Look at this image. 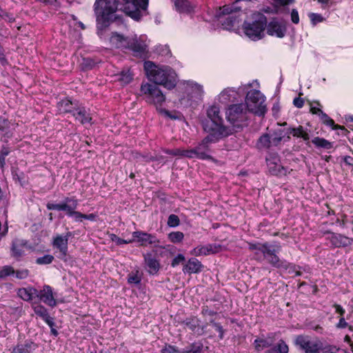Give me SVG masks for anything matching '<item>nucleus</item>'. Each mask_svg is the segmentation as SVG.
<instances>
[{"mask_svg":"<svg viewBox=\"0 0 353 353\" xmlns=\"http://www.w3.org/2000/svg\"><path fill=\"white\" fill-rule=\"evenodd\" d=\"M141 281V276L139 274V271L131 272L128 274V282L130 284H139Z\"/></svg>","mask_w":353,"mask_h":353,"instance_id":"a19ab883","label":"nucleus"},{"mask_svg":"<svg viewBox=\"0 0 353 353\" xmlns=\"http://www.w3.org/2000/svg\"><path fill=\"white\" fill-rule=\"evenodd\" d=\"M274 350L277 351L278 353H288L289 347L284 341L280 340L275 347L272 350V351Z\"/></svg>","mask_w":353,"mask_h":353,"instance_id":"58836bf2","label":"nucleus"},{"mask_svg":"<svg viewBox=\"0 0 353 353\" xmlns=\"http://www.w3.org/2000/svg\"><path fill=\"white\" fill-rule=\"evenodd\" d=\"M14 271L10 266H4L0 270V279L5 278L10 274H14Z\"/></svg>","mask_w":353,"mask_h":353,"instance_id":"8fccbe9b","label":"nucleus"},{"mask_svg":"<svg viewBox=\"0 0 353 353\" xmlns=\"http://www.w3.org/2000/svg\"><path fill=\"white\" fill-rule=\"evenodd\" d=\"M109 42L113 48L132 51L135 57H143L148 53V43L145 35L124 37L112 32L109 38Z\"/></svg>","mask_w":353,"mask_h":353,"instance_id":"f257e3e1","label":"nucleus"},{"mask_svg":"<svg viewBox=\"0 0 353 353\" xmlns=\"http://www.w3.org/2000/svg\"><path fill=\"white\" fill-rule=\"evenodd\" d=\"M118 8L117 0H96L94 11L97 18L98 34L101 37L102 31L106 28L114 18Z\"/></svg>","mask_w":353,"mask_h":353,"instance_id":"20e7f679","label":"nucleus"},{"mask_svg":"<svg viewBox=\"0 0 353 353\" xmlns=\"http://www.w3.org/2000/svg\"><path fill=\"white\" fill-rule=\"evenodd\" d=\"M185 261V256L179 254L172 261V266L175 267L178 265L179 263H183Z\"/></svg>","mask_w":353,"mask_h":353,"instance_id":"5fc2aeb1","label":"nucleus"},{"mask_svg":"<svg viewBox=\"0 0 353 353\" xmlns=\"http://www.w3.org/2000/svg\"><path fill=\"white\" fill-rule=\"evenodd\" d=\"M309 18L313 26H316L317 23L324 21V18L322 17V15L317 13H310Z\"/></svg>","mask_w":353,"mask_h":353,"instance_id":"a18cd8bd","label":"nucleus"},{"mask_svg":"<svg viewBox=\"0 0 353 353\" xmlns=\"http://www.w3.org/2000/svg\"><path fill=\"white\" fill-rule=\"evenodd\" d=\"M38 290L34 288H21L18 290L19 296L26 301H30L36 297Z\"/></svg>","mask_w":353,"mask_h":353,"instance_id":"7c9ffc66","label":"nucleus"},{"mask_svg":"<svg viewBox=\"0 0 353 353\" xmlns=\"http://www.w3.org/2000/svg\"><path fill=\"white\" fill-rule=\"evenodd\" d=\"M26 247V242L21 239H15L12 242V252L14 256L19 257L22 256L24 249Z\"/></svg>","mask_w":353,"mask_h":353,"instance_id":"72a5a7b5","label":"nucleus"},{"mask_svg":"<svg viewBox=\"0 0 353 353\" xmlns=\"http://www.w3.org/2000/svg\"><path fill=\"white\" fill-rule=\"evenodd\" d=\"M112 241H115L117 245H121L123 243L129 244V243H132V239H128V240H124V239H122L121 238L116 236L115 235L114 236V238H112Z\"/></svg>","mask_w":353,"mask_h":353,"instance_id":"13d9d810","label":"nucleus"},{"mask_svg":"<svg viewBox=\"0 0 353 353\" xmlns=\"http://www.w3.org/2000/svg\"><path fill=\"white\" fill-rule=\"evenodd\" d=\"M76 121L82 125L89 123L92 121L90 113L83 107H77L72 113Z\"/></svg>","mask_w":353,"mask_h":353,"instance_id":"bb28decb","label":"nucleus"},{"mask_svg":"<svg viewBox=\"0 0 353 353\" xmlns=\"http://www.w3.org/2000/svg\"><path fill=\"white\" fill-rule=\"evenodd\" d=\"M283 134H285L284 141H288L290 139V135L297 139H302L305 141L310 139L309 130L302 125H299L296 128H289L285 131L283 130Z\"/></svg>","mask_w":353,"mask_h":353,"instance_id":"6ab92c4d","label":"nucleus"},{"mask_svg":"<svg viewBox=\"0 0 353 353\" xmlns=\"http://www.w3.org/2000/svg\"><path fill=\"white\" fill-rule=\"evenodd\" d=\"M166 154L172 155V156H180L186 157L187 150H181V149H174V150H166L165 151Z\"/></svg>","mask_w":353,"mask_h":353,"instance_id":"de8ad7c7","label":"nucleus"},{"mask_svg":"<svg viewBox=\"0 0 353 353\" xmlns=\"http://www.w3.org/2000/svg\"><path fill=\"white\" fill-rule=\"evenodd\" d=\"M285 138L282 130H278L270 136L268 134H263L258 140L257 147L260 149H268L278 145Z\"/></svg>","mask_w":353,"mask_h":353,"instance_id":"ddd939ff","label":"nucleus"},{"mask_svg":"<svg viewBox=\"0 0 353 353\" xmlns=\"http://www.w3.org/2000/svg\"><path fill=\"white\" fill-rule=\"evenodd\" d=\"M291 21L292 23L297 24L299 23V16L297 10L292 9L291 12Z\"/></svg>","mask_w":353,"mask_h":353,"instance_id":"6e6d98bb","label":"nucleus"},{"mask_svg":"<svg viewBox=\"0 0 353 353\" xmlns=\"http://www.w3.org/2000/svg\"><path fill=\"white\" fill-rule=\"evenodd\" d=\"M203 265L198 259L192 258L185 265L183 271L184 273L188 274L198 273L201 271Z\"/></svg>","mask_w":353,"mask_h":353,"instance_id":"cd10ccee","label":"nucleus"},{"mask_svg":"<svg viewBox=\"0 0 353 353\" xmlns=\"http://www.w3.org/2000/svg\"><path fill=\"white\" fill-rule=\"evenodd\" d=\"M36 297H39L41 301L49 306L53 307L57 304L53 296L52 289L49 285H44L43 290L38 291Z\"/></svg>","mask_w":353,"mask_h":353,"instance_id":"b1692460","label":"nucleus"},{"mask_svg":"<svg viewBox=\"0 0 353 353\" xmlns=\"http://www.w3.org/2000/svg\"><path fill=\"white\" fill-rule=\"evenodd\" d=\"M347 325V323L345 322V319L343 318H341L339 320V323L337 324V327L339 328H344Z\"/></svg>","mask_w":353,"mask_h":353,"instance_id":"774afa93","label":"nucleus"},{"mask_svg":"<svg viewBox=\"0 0 353 353\" xmlns=\"http://www.w3.org/2000/svg\"><path fill=\"white\" fill-rule=\"evenodd\" d=\"M185 325L192 331H194L199 325V320L196 318L188 319L184 321Z\"/></svg>","mask_w":353,"mask_h":353,"instance_id":"c03bdc74","label":"nucleus"},{"mask_svg":"<svg viewBox=\"0 0 353 353\" xmlns=\"http://www.w3.org/2000/svg\"><path fill=\"white\" fill-rule=\"evenodd\" d=\"M77 105L74 104L70 100L65 99L59 101L57 108L60 113H72L77 108Z\"/></svg>","mask_w":353,"mask_h":353,"instance_id":"473e14b6","label":"nucleus"},{"mask_svg":"<svg viewBox=\"0 0 353 353\" xmlns=\"http://www.w3.org/2000/svg\"><path fill=\"white\" fill-rule=\"evenodd\" d=\"M210 323L219 332V339H223V337H224V332H225L223 327L219 323H217L214 322V321L213 319H211L210 321Z\"/></svg>","mask_w":353,"mask_h":353,"instance_id":"09e8293b","label":"nucleus"},{"mask_svg":"<svg viewBox=\"0 0 353 353\" xmlns=\"http://www.w3.org/2000/svg\"><path fill=\"white\" fill-rule=\"evenodd\" d=\"M344 162L349 165H353V157L345 156L343 158Z\"/></svg>","mask_w":353,"mask_h":353,"instance_id":"69168bd1","label":"nucleus"},{"mask_svg":"<svg viewBox=\"0 0 353 353\" xmlns=\"http://www.w3.org/2000/svg\"><path fill=\"white\" fill-rule=\"evenodd\" d=\"M9 126V121L3 118L0 117V132H4Z\"/></svg>","mask_w":353,"mask_h":353,"instance_id":"052dcab7","label":"nucleus"},{"mask_svg":"<svg viewBox=\"0 0 353 353\" xmlns=\"http://www.w3.org/2000/svg\"><path fill=\"white\" fill-rule=\"evenodd\" d=\"M321 119H322L323 122L326 124L328 126H330L332 127V128L334 129H338V128H341V127L339 126V125H336L334 124V121L330 118L325 113H324L323 112H321Z\"/></svg>","mask_w":353,"mask_h":353,"instance_id":"79ce46f5","label":"nucleus"},{"mask_svg":"<svg viewBox=\"0 0 353 353\" xmlns=\"http://www.w3.org/2000/svg\"><path fill=\"white\" fill-rule=\"evenodd\" d=\"M242 96V91H240V86L238 89L228 88L224 89L217 97V100L223 104L236 101Z\"/></svg>","mask_w":353,"mask_h":353,"instance_id":"a211bd4d","label":"nucleus"},{"mask_svg":"<svg viewBox=\"0 0 353 353\" xmlns=\"http://www.w3.org/2000/svg\"><path fill=\"white\" fill-rule=\"evenodd\" d=\"M78 205V201L74 198H66L63 202V211L66 212L68 216H72Z\"/></svg>","mask_w":353,"mask_h":353,"instance_id":"f704fd0d","label":"nucleus"},{"mask_svg":"<svg viewBox=\"0 0 353 353\" xmlns=\"http://www.w3.org/2000/svg\"><path fill=\"white\" fill-rule=\"evenodd\" d=\"M34 313L40 316L50 327L54 326L53 319L51 318L46 307L41 305H37L34 307Z\"/></svg>","mask_w":353,"mask_h":353,"instance_id":"c756f323","label":"nucleus"},{"mask_svg":"<svg viewBox=\"0 0 353 353\" xmlns=\"http://www.w3.org/2000/svg\"><path fill=\"white\" fill-rule=\"evenodd\" d=\"M54 260V256L50 254H46L41 257H39L36 260V263L39 265H47L50 264Z\"/></svg>","mask_w":353,"mask_h":353,"instance_id":"37998d69","label":"nucleus"},{"mask_svg":"<svg viewBox=\"0 0 353 353\" xmlns=\"http://www.w3.org/2000/svg\"><path fill=\"white\" fill-rule=\"evenodd\" d=\"M161 353H184L183 351L179 350L175 346L171 345H165L161 350Z\"/></svg>","mask_w":353,"mask_h":353,"instance_id":"49530a36","label":"nucleus"},{"mask_svg":"<svg viewBox=\"0 0 353 353\" xmlns=\"http://www.w3.org/2000/svg\"><path fill=\"white\" fill-rule=\"evenodd\" d=\"M125 6L123 11L132 19L139 21L141 17V11H145L149 0H123Z\"/></svg>","mask_w":353,"mask_h":353,"instance_id":"9b49d317","label":"nucleus"},{"mask_svg":"<svg viewBox=\"0 0 353 353\" xmlns=\"http://www.w3.org/2000/svg\"><path fill=\"white\" fill-rule=\"evenodd\" d=\"M144 70L148 79L170 90L176 85V73L168 66H159L150 61H145Z\"/></svg>","mask_w":353,"mask_h":353,"instance_id":"f03ea898","label":"nucleus"},{"mask_svg":"<svg viewBox=\"0 0 353 353\" xmlns=\"http://www.w3.org/2000/svg\"><path fill=\"white\" fill-rule=\"evenodd\" d=\"M286 26L284 22L273 19L267 26V32L269 35L283 38L286 33Z\"/></svg>","mask_w":353,"mask_h":353,"instance_id":"aec40b11","label":"nucleus"},{"mask_svg":"<svg viewBox=\"0 0 353 353\" xmlns=\"http://www.w3.org/2000/svg\"><path fill=\"white\" fill-rule=\"evenodd\" d=\"M184 237V234L183 232L177 231V232H172L169 234L168 238L170 241L172 243H180L182 241Z\"/></svg>","mask_w":353,"mask_h":353,"instance_id":"4c0bfd02","label":"nucleus"},{"mask_svg":"<svg viewBox=\"0 0 353 353\" xmlns=\"http://www.w3.org/2000/svg\"><path fill=\"white\" fill-rule=\"evenodd\" d=\"M47 208L50 210L63 211V203H50L47 204Z\"/></svg>","mask_w":353,"mask_h":353,"instance_id":"864d4df0","label":"nucleus"},{"mask_svg":"<svg viewBox=\"0 0 353 353\" xmlns=\"http://www.w3.org/2000/svg\"><path fill=\"white\" fill-rule=\"evenodd\" d=\"M202 314L204 316H209L212 317L216 314V312L209 309L208 307H203L202 309Z\"/></svg>","mask_w":353,"mask_h":353,"instance_id":"680f3d73","label":"nucleus"},{"mask_svg":"<svg viewBox=\"0 0 353 353\" xmlns=\"http://www.w3.org/2000/svg\"><path fill=\"white\" fill-rule=\"evenodd\" d=\"M141 92L144 95L146 102L153 104L159 112L171 119H175L178 118L169 111L161 108L163 103L165 101V97L156 85L149 83H142L141 86Z\"/></svg>","mask_w":353,"mask_h":353,"instance_id":"423d86ee","label":"nucleus"},{"mask_svg":"<svg viewBox=\"0 0 353 353\" xmlns=\"http://www.w3.org/2000/svg\"><path fill=\"white\" fill-rule=\"evenodd\" d=\"M312 141L316 147L319 148H323L325 149H330L332 148V143L323 138L315 137Z\"/></svg>","mask_w":353,"mask_h":353,"instance_id":"e433bc0d","label":"nucleus"},{"mask_svg":"<svg viewBox=\"0 0 353 353\" xmlns=\"http://www.w3.org/2000/svg\"><path fill=\"white\" fill-rule=\"evenodd\" d=\"M132 241L139 243L141 246H146L148 244L156 245L159 243L154 235L139 230L132 233Z\"/></svg>","mask_w":353,"mask_h":353,"instance_id":"dca6fc26","label":"nucleus"},{"mask_svg":"<svg viewBox=\"0 0 353 353\" xmlns=\"http://www.w3.org/2000/svg\"><path fill=\"white\" fill-rule=\"evenodd\" d=\"M270 244L265 243H249V249L253 252L254 257L259 261H262L265 258V254L270 248Z\"/></svg>","mask_w":353,"mask_h":353,"instance_id":"5701e85b","label":"nucleus"},{"mask_svg":"<svg viewBox=\"0 0 353 353\" xmlns=\"http://www.w3.org/2000/svg\"><path fill=\"white\" fill-rule=\"evenodd\" d=\"M179 217L175 214H170L168 219V225L170 227H176L179 225Z\"/></svg>","mask_w":353,"mask_h":353,"instance_id":"3c124183","label":"nucleus"},{"mask_svg":"<svg viewBox=\"0 0 353 353\" xmlns=\"http://www.w3.org/2000/svg\"><path fill=\"white\" fill-rule=\"evenodd\" d=\"M37 347L34 343L26 341L23 343H19L14 347L11 353H33Z\"/></svg>","mask_w":353,"mask_h":353,"instance_id":"c85d7f7f","label":"nucleus"},{"mask_svg":"<svg viewBox=\"0 0 353 353\" xmlns=\"http://www.w3.org/2000/svg\"><path fill=\"white\" fill-rule=\"evenodd\" d=\"M220 251V245L212 243L203 245H198L197 247L194 248L193 250H191L190 254L196 256H207L218 253Z\"/></svg>","mask_w":353,"mask_h":353,"instance_id":"412c9836","label":"nucleus"},{"mask_svg":"<svg viewBox=\"0 0 353 353\" xmlns=\"http://www.w3.org/2000/svg\"><path fill=\"white\" fill-rule=\"evenodd\" d=\"M208 120L203 123V129L207 132L214 133L216 136L225 137L228 134V129L223 125L220 108L212 105L207 111Z\"/></svg>","mask_w":353,"mask_h":353,"instance_id":"0eeeda50","label":"nucleus"},{"mask_svg":"<svg viewBox=\"0 0 353 353\" xmlns=\"http://www.w3.org/2000/svg\"><path fill=\"white\" fill-rule=\"evenodd\" d=\"M341 350L335 346L325 347L323 353H340Z\"/></svg>","mask_w":353,"mask_h":353,"instance_id":"bf43d9fd","label":"nucleus"},{"mask_svg":"<svg viewBox=\"0 0 353 353\" xmlns=\"http://www.w3.org/2000/svg\"><path fill=\"white\" fill-rule=\"evenodd\" d=\"M0 18L5 20L6 21L12 23L14 21V17L13 14L8 13L0 8Z\"/></svg>","mask_w":353,"mask_h":353,"instance_id":"603ef678","label":"nucleus"},{"mask_svg":"<svg viewBox=\"0 0 353 353\" xmlns=\"http://www.w3.org/2000/svg\"><path fill=\"white\" fill-rule=\"evenodd\" d=\"M144 256L145 268L150 274H156L160 269L159 261L151 254H145Z\"/></svg>","mask_w":353,"mask_h":353,"instance_id":"a878e982","label":"nucleus"},{"mask_svg":"<svg viewBox=\"0 0 353 353\" xmlns=\"http://www.w3.org/2000/svg\"><path fill=\"white\" fill-rule=\"evenodd\" d=\"M71 236V232H68L64 235L57 234L53 238L52 245L59 250V257L61 259L67 256L68 239Z\"/></svg>","mask_w":353,"mask_h":353,"instance_id":"2eb2a0df","label":"nucleus"},{"mask_svg":"<svg viewBox=\"0 0 353 353\" xmlns=\"http://www.w3.org/2000/svg\"><path fill=\"white\" fill-rule=\"evenodd\" d=\"M221 12L223 16L219 15V20L222 23L224 29L230 30L236 23L237 17L235 14H232L235 8H232L229 6H223L220 8Z\"/></svg>","mask_w":353,"mask_h":353,"instance_id":"4468645a","label":"nucleus"},{"mask_svg":"<svg viewBox=\"0 0 353 353\" xmlns=\"http://www.w3.org/2000/svg\"><path fill=\"white\" fill-rule=\"evenodd\" d=\"M181 83L183 85L185 91L190 94L192 97L201 99L203 94V86L193 81H183Z\"/></svg>","mask_w":353,"mask_h":353,"instance_id":"393cba45","label":"nucleus"},{"mask_svg":"<svg viewBox=\"0 0 353 353\" xmlns=\"http://www.w3.org/2000/svg\"><path fill=\"white\" fill-rule=\"evenodd\" d=\"M208 133L209 134L194 148L187 150V158H196L203 160L211 159L210 145L212 143L216 142L219 139L222 138V137L216 136L214 133Z\"/></svg>","mask_w":353,"mask_h":353,"instance_id":"6e6552de","label":"nucleus"},{"mask_svg":"<svg viewBox=\"0 0 353 353\" xmlns=\"http://www.w3.org/2000/svg\"><path fill=\"white\" fill-rule=\"evenodd\" d=\"M293 104L296 107V108H301L303 106V104H304V101L303 99L301 98H299V97H297V98H295L293 101Z\"/></svg>","mask_w":353,"mask_h":353,"instance_id":"0e129e2a","label":"nucleus"},{"mask_svg":"<svg viewBox=\"0 0 353 353\" xmlns=\"http://www.w3.org/2000/svg\"><path fill=\"white\" fill-rule=\"evenodd\" d=\"M72 216L74 218L75 221L78 222H81L82 220L83 219V214L76 210L73 212Z\"/></svg>","mask_w":353,"mask_h":353,"instance_id":"e2e57ef3","label":"nucleus"},{"mask_svg":"<svg viewBox=\"0 0 353 353\" xmlns=\"http://www.w3.org/2000/svg\"><path fill=\"white\" fill-rule=\"evenodd\" d=\"M267 165L271 174L276 176L286 174L285 168L280 164V160L276 156H272L267 159Z\"/></svg>","mask_w":353,"mask_h":353,"instance_id":"4be33fe9","label":"nucleus"},{"mask_svg":"<svg viewBox=\"0 0 353 353\" xmlns=\"http://www.w3.org/2000/svg\"><path fill=\"white\" fill-rule=\"evenodd\" d=\"M294 343L296 347L305 353H317L321 349L319 342L311 339L308 336H296L294 339Z\"/></svg>","mask_w":353,"mask_h":353,"instance_id":"f8f14e48","label":"nucleus"},{"mask_svg":"<svg viewBox=\"0 0 353 353\" xmlns=\"http://www.w3.org/2000/svg\"><path fill=\"white\" fill-rule=\"evenodd\" d=\"M281 250V246L278 244H270V248L265 254V259L272 266L281 270H288L289 273L296 272V275H300L299 272L296 271V268L292 263L285 260H281L277 256Z\"/></svg>","mask_w":353,"mask_h":353,"instance_id":"1a4fd4ad","label":"nucleus"},{"mask_svg":"<svg viewBox=\"0 0 353 353\" xmlns=\"http://www.w3.org/2000/svg\"><path fill=\"white\" fill-rule=\"evenodd\" d=\"M325 239L328 243L336 248L346 247L353 243V239L332 232L327 233Z\"/></svg>","mask_w":353,"mask_h":353,"instance_id":"f3484780","label":"nucleus"},{"mask_svg":"<svg viewBox=\"0 0 353 353\" xmlns=\"http://www.w3.org/2000/svg\"><path fill=\"white\" fill-rule=\"evenodd\" d=\"M15 276L17 279H26L28 276V271L27 270H18L14 272Z\"/></svg>","mask_w":353,"mask_h":353,"instance_id":"4d7b16f0","label":"nucleus"},{"mask_svg":"<svg viewBox=\"0 0 353 353\" xmlns=\"http://www.w3.org/2000/svg\"><path fill=\"white\" fill-rule=\"evenodd\" d=\"M334 307L335 309V312L336 313L340 314L341 316L344 314L345 310L343 309V307L337 304L334 305Z\"/></svg>","mask_w":353,"mask_h":353,"instance_id":"338daca9","label":"nucleus"},{"mask_svg":"<svg viewBox=\"0 0 353 353\" xmlns=\"http://www.w3.org/2000/svg\"><path fill=\"white\" fill-rule=\"evenodd\" d=\"M272 337L267 338H258L254 340V346L257 352L263 350L265 348L270 347L273 344Z\"/></svg>","mask_w":353,"mask_h":353,"instance_id":"2f4dec72","label":"nucleus"},{"mask_svg":"<svg viewBox=\"0 0 353 353\" xmlns=\"http://www.w3.org/2000/svg\"><path fill=\"white\" fill-rule=\"evenodd\" d=\"M174 6L179 12H189L191 10L190 3L187 0H175Z\"/></svg>","mask_w":353,"mask_h":353,"instance_id":"c9c22d12","label":"nucleus"},{"mask_svg":"<svg viewBox=\"0 0 353 353\" xmlns=\"http://www.w3.org/2000/svg\"><path fill=\"white\" fill-rule=\"evenodd\" d=\"M266 25V17L262 13L255 12L247 17L243 24V30L248 38L256 41L263 37Z\"/></svg>","mask_w":353,"mask_h":353,"instance_id":"39448f33","label":"nucleus"},{"mask_svg":"<svg viewBox=\"0 0 353 353\" xmlns=\"http://www.w3.org/2000/svg\"><path fill=\"white\" fill-rule=\"evenodd\" d=\"M132 79V74L130 70L123 71L119 77V80L123 84L129 83Z\"/></svg>","mask_w":353,"mask_h":353,"instance_id":"ea45409f","label":"nucleus"},{"mask_svg":"<svg viewBox=\"0 0 353 353\" xmlns=\"http://www.w3.org/2000/svg\"><path fill=\"white\" fill-rule=\"evenodd\" d=\"M248 110L243 103H237L230 105L226 110V118L234 126L240 127L241 123L248 119Z\"/></svg>","mask_w":353,"mask_h":353,"instance_id":"9d476101","label":"nucleus"},{"mask_svg":"<svg viewBox=\"0 0 353 353\" xmlns=\"http://www.w3.org/2000/svg\"><path fill=\"white\" fill-rule=\"evenodd\" d=\"M256 81L243 84L240 86L242 96L245 94V105L249 112L263 116L267 111L265 96L257 89L252 88Z\"/></svg>","mask_w":353,"mask_h":353,"instance_id":"7ed1b4c3","label":"nucleus"}]
</instances>
